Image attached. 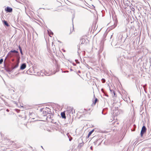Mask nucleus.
<instances>
[{
  "label": "nucleus",
  "instance_id": "nucleus-16",
  "mask_svg": "<svg viewBox=\"0 0 151 151\" xmlns=\"http://www.w3.org/2000/svg\"><path fill=\"white\" fill-rule=\"evenodd\" d=\"M3 60L2 59H1L0 60V64H1L3 62Z\"/></svg>",
  "mask_w": 151,
  "mask_h": 151
},
{
  "label": "nucleus",
  "instance_id": "nucleus-13",
  "mask_svg": "<svg viewBox=\"0 0 151 151\" xmlns=\"http://www.w3.org/2000/svg\"><path fill=\"white\" fill-rule=\"evenodd\" d=\"M4 23L7 26H9V25L8 23L6 21H4Z\"/></svg>",
  "mask_w": 151,
  "mask_h": 151
},
{
  "label": "nucleus",
  "instance_id": "nucleus-9",
  "mask_svg": "<svg viewBox=\"0 0 151 151\" xmlns=\"http://www.w3.org/2000/svg\"><path fill=\"white\" fill-rule=\"evenodd\" d=\"M18 52L17 51L15 50H11L9 52L8 55H9V54H10L11 52L17 53Z\"/></svg>",
  "mask_w": 151,
  "mask_h": 151
},
{
  "label": "nucleus",
  "instance_id": "nucleus-19",
  "mask_svg": "<svg viewBox=\"0 0 151 151\" xmlns=\"http://www.w3.org/2000/svg\"><path fill=\"white\" fill-rule=\"evenodd\" d=\"M6 111L8 112H9V110L7 109H6Z\"/></svg>",
  "mask_w": 151,
  "mask_h": 151
},
{
  "label": "nucleus",
  "instance_id": "nucleus-11",
  "mask_svg": "<svg viewBox=\"0 0 151 151\" xmlns=\"http://www.w3.org/2000/svg\"><path fill=\"white\" fill-rule=\"evenodd\" d=\"M70 32H69V34H71L73 32L74 30V29H73V27H72L70 29Z\"/></svg>",
  "mask_w": 151,
  "mask_h": 151
},
{
  "label": "nucleus",
  "instance_id": "nucleus-7",
  "mask_svg": "<svg viewBox=\"0 0 151 151\" xmlns=\"http://www.w3.org/2000/svg\"><path fill=\"white\" fill-rule=\"evenodd\" d=\"M61 117L64 119L66 118V116H65V114L64 112H61Z\"/></svg>",
  "mask_w": 151,
  "mask_h": 151
},
{
  "label": "nucleus",
  "instance_id": "nucleus-3",
  "mask_svg": "<svg viewBox=\"0 0 151 151\" xmlns=\"http://www.w3.org/2000/svg\"><path fill=\"white\" fill-rule=\"evenodd\" d=\"M5 10L9 12H12V9L11 8H10L9 7H7L6 9H5Z\"/></svg>",
  "mask_w": 151,
  "mask_h": 151
},
{
  "label": "nucleus",
  "instance_id": "nucleus-8",
  "mask_svg": "<svg viewBox=\"0 0 151 151\" xmlns=\"http://www.w3.org/2000/svg\"><path fill=\"white\" fill-rule=\"evenodd\" d=\"M81 44H85L86 43V41L85 39L82 38L81 39Z\"/></svg>",
  "mask_w": 151,
  "mask_h": 151
},
{
  "label": "nucleus",
  "instance_id": "nucleus-12",
  "mask_svg": "<svg viewBox=\"0 0 151 151\" xmlns=\"http://www.w3.org/2000/svg\"><path fill=\"white\" fill-rule=\"evenodd\" d=\"M19 50H20L21 54L22 55H23V52H22V50L21 47L20 46H19Z\"/></svg>",
  "mask_w": 151,
  "mask_h": 151
},
{
  "label": "nucleus",
  "instance_id": "nucleus-15",
  "mask_svg": "<svg viewBox=\"0 0 151 151\" xmlns=\"http://www.w3.org/2000/svg\"><path fill=\"white\" fill-rule=\"evenodd\" d=\"M72 109L71 108L69 107V108H67V110L69 111H70V110H71V111H72Z\"/></svg>",
  "mask_w": 151,
  "mask_h": 151
},
{
  "label": "nucleus",
  "instance_id": "nucleus-14",
  "mask_svg": "<svg viewBox=\"0 0 151 151\" xmlns=\"http://www.w3.org/2000/svg\"><path fill=\"white\" fill-rule=\"evenodd\" d=\"M19 65V63H17L14 66V68H17Z\"/></svg>",
  "mask_w": 151,
  "mask_h": 151
},
{
  "label": "nucleus",
  "instance_id": "nucleus-2",
  "mask_svg": "<svg viewBox=\"0 0 151 151\" xmlns=\"http://www.w3.org/2000/svg\"><path fill=\"white\" fill-rule=\"evenodd\" d=\"M147 130V129L146 127L145 126H143L142 127V129L140 133V135L141 137H142L143 135V134L145 133L146 132Z\"/></svg>",
  "mask_w": 151,
  "mask_h": 151
},
{
  "label": "nucleus",
  "instance_id": "nucleus-5",
  "mask_svg": "<svg viewBox=\"0 0 151 151\" xmlns=\"http://www.w3.org/2000/svg\"><path fill=\"white\" fill-rule=\"evenodd\" d=\"M98 100L95 97V100L93 101L92 106H94L95 105L96 103L98 102Z\"/></svg>",
  "mask_w": 151,
  "mask_h": 151
},
{
  "label": "nucleus",
  "instance_id": "nucleus-4",
  "mask_svg": "<svg viewBox=\"0 0 151 151\" xmlns=\"http://www.w3.org/2000/svg\"><path fill=\"white\" fill-rule=\"evenodd\" d=\"M26 67V64L25 63L22 64L20 67V69L21 70L24 69Z\"/></svg>",
  "mask_w": 151,
  "mask_h": 151
},
{
  "label": "nucleus",
  "instance_id": "nucleus-20",
  "mask_svg": "<svg viewBox=\"0 0 151 151\" xmlns=\"http://www.w3.org/2000/svg\"><path fill=\"white\" fill-rule=\"evenodd\" d=\"M12 61H14V60L13 59L12 60Z\"/></svg>",
  "mask_w": 151,
  "mask_h": 151
},
{
  "label": "nucleus",
  "instance_id": "nucleus-18",
  "mask_svg": "<svg viewBox=\"0 0 151 151\" xmlns=\"http://www.w3.org/2000/svg\"><path fill=\"white\" fill-rule=\"evenodd\" d=\"M19 59H20V57H19L17 60V63H19Z\"/></svg>",
  "mask_w": 151,
  "mask_h": 151
},
{
  "label": "nucleus",
  "instance_id": "nucleus-1",
  "mask_svg": "<svg viewBox=\"0 0 151 151\" xmlns=\"http://www.w3.org/2000/svg\"><path fill=\"white\" fill-rule=\"evenodd\" d=\"M41 114L43 116H45L48 114L47 109L45 108L41 109L40 110Z\"/></svg>",
  "mask_w": 151,
  "mask_h": 151
},
{
  "label": "nucleus",
  "instance_id": "nucleus-17",
  "mask_svg": "<svg viewBox=\"0 0 151 151\" xmlns=\"http://www.w3.org/2000/svg\"><path fill=\"white\" fill-rule=\"evenodd\" d=\"M102 82L103 83H104L106 81L105 79H102Z\"/></svg>",
  "mask_w": 151,
  "mask_h": 151
},
{
  "label": "nucleus",
  "instance_id": "nucleus-21",
  "mask_svg": "<svg viewBox=\"0 0 151 151\" xmlns=\"http://www.w3.org/2000/svg\"><path fill=\"white\" fill-rule=\"evenodd\" d=\"M92 147H91V149H92Z\"/></svg>",
  "mask_w": 151,
  "mask_h": 151
},
{
  "label": "nucleus",
  "instance_id": "nucleus-6",
  "mask_svg": "<svg viewBox=\"0 0 151 151\" xmlns=\"http://www.w3.org/2000/svg\"><path fill=\"white\" fill-rule=\"evenodd\" d=\"M48 33L49 36L51 37H52L53 35V33L50 30H48Z\"/></svg>",
  "mask_w": 151,
  "mask_h": 151
},
{
  "label": "nucleus",
  "instance_id": "nucleus-10",
  "mask_svg": "<svg viewBox=\"0 0 151 151\" xmlns=\"http://www.w3.org/2000/svg\"><path fill=\"white\" fill-rule=\"evenodd\" d=\"M93 131H94V130L93 129L92 130H91V131L89 133L88 136V138L89 137L90 135L92 134V133L93 132Z\"/></svg>",
  "mask_w": 151,
  "mask_h": 151
}]
</instances>
